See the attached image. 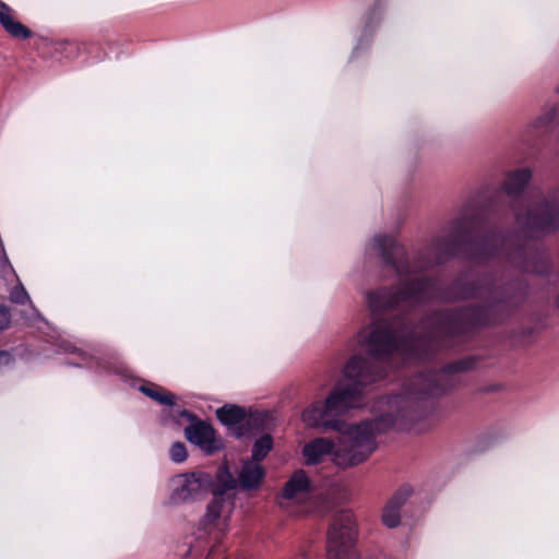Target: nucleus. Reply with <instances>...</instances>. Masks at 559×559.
Segmentation results:
<instances>
[{
  "mask_svg": "<svg viewBox=\"0 0 559 559\" xmlns=\"http://www.w3.org/2000/svg\"><path fill=\"white\" fill-rule=\"evenodd\" d=\"M526 186L503 183V194L454 218L450 231L436 237L429 251H419L413 261L394 237H374V247L384 264L401 278L397 286L366 294L373 318L359 335L376 361L352 356L343 368V378L324 402H314L302 412L306 425L338 432L335 460L340 467L365 462L377 449V435L432 415L436 399L454 388L457 374L473 369L477 359L467 356L438 370L415 374L405 393L395 399L396 413L388 412L358 424L340 419L362 402L368 385L385 377L378 362L396 353L430 362L440 352L465 343L478 330L506 323L530 295L525 280L491 270L472 280L460 274L444 288L439 286L438 277L409 276L423 274L459 254L478 264L500 259L523 273H550L551 255L542 238L558 231V187L527 200Z\"/></svg>",
  "mask_w": 559,
  "mask_h": 559,
  "instance_id": "nucleus-1",
  "label": "nucleus"
},
{
  "mask_svg": "<svg viewBox=\"0 0 559 559\" xmlns=\"http://www.w3.org/2000/svg\"><path fill=\"white\" fill-rule=\"evenodd\" d=\"M356 525L352 511L342 510L332 520L328 532V559H359L355 548Z\"/></svg>",
  "mask_w": 559,
  "mask_h": 559,
  "instance_id": "nucleus-2",
  "label": "nucleus"
},
{
  "mask_svg": "<svg viewBox=\"0 0 559 559\" xmlns=\"http://www.w3.org/2000/svg\"><path fill=\"white\" fill-rule=\"evenodd\" d=\"M169 504L177 506L202 499L213 486L212 474L203 471L179 474L171 479Z\"/></svg>",
  "mask_w": 559,
  "mask_h": 559,
  "instance_id": "nucleus-3",
  "label": "nucleus"
},
{
  "mask_svg": "<svg viewBox=\"0 0 559 559\" xmlns=\"http://www.w3.org/2000/svg\"><path fill=\"white\" fill-rule=\"evenodd\" d=\"M181 416L187 417L192 423L185 428L186 439L198 445L206 454H214L223 448L222 440L217 438L213 426L202 419H199L189 411H182Z\"/></svg>",
  "mask_w": 559,
  "mask_h": 559,
  "instance_id": "nucleus-4",
  "label": "nucleus"
},
{
  "mask_svg": "<svg viewBox=\"0 0 559 559\" xmlns=\"http://www.w3.org/2000/svg\"><path fill=\"white\" fill-rule=\"evenodd\" d=\"M338 447V437L336 441L330 440L328 438L319 437L306 443L302 448V455L305 456V463L308 466L319 464L325 455L333 454L334 463H336L335 453Z\"/></svg>",
  "mask_w": 559,
  "mask_h": 559,
  "instance_id": "nucleus-5",
  "label": "nucleus"
},
{
  "mask_svg": "<svg viewBox=\"0 0 559 559\" xmlns=\"http://www.w3.org/2000/svg\"><path fill=\"white\" fill-rule=\"evenodd\" d=\"M314 490L316 487L307 473L304 469H297L285 483L282 497L289 500L298 498L304 499L310 497Z\"/></svg>",
  "mask_w": 559,
  "mask_h": 559,
  "instance_id": "nucleus-6",
  "label": "nucleus"
},
{
  "mask_svg": "<svg viewBox=\"0 0 559 559\" xmlns=\"http://www.w3.org/2000/svg\"><path fill=\"white\" fill-rule=\"evenodd\" d=\"M412 495V487L409 485L401 486L389 499L383 508L382 522L385 526L394 528L401 522V508L405 504L406 500Z\"/></svg>",
  "mask_w": 559,
  "mask_h": 559,
  "instance_id": "nucleus-7",
  "label": "nucleus"
},
{
  "mask_svg": "<svg viewBox=\"0 0 559 559\" xmlns=\"http://www.w3.org/2000/svg\"><path fill=\"white\" fill-rule=\"evenodd\" d=\"M0 25L14 38L28 39L33 36L27 26L14 20L13 10L4 2H0Z\"/></svg>",
  "mask_w": 559,
  "mask_h": 559,
  "instance_id": "nucleus-8",
  "label": "nucleus"
},
{
  "mask_svg": "<svg viewBox=\"0 0 559 559\" xmlns=\"http://www.w3.org/2000/svg\"><path fill=\"white\" fill-rule=\"evenodd\" d=\"M265 477V469L258 463L246 462L238 476L240 488L245 490L258 489Z\"/></svg>",
  "mask_w": 559,
  "mask_h": 559,
  "instance_id": "nucleus-9",
  "label": "nucleus"
},
{
  "mask_svg": "<svg viewBox=\"0 0 559 559\" xmlns=\"http://www.w3.org/2000/svg\"><path fill=\"white\" fill-rule=\"evenodd\" d=\"M246 408L236 404H225L216 409L217 419L227 428L233 430L241 426Z\"/></svg>",
  "mask_w": 559,
  "mask_h": 559,
  "instance_id": "nucleus-10",
  "label": "nucleus"
},
{
  "mask_svg": "<svg viewBox=\"0 0 559 559\" xmlns=\"http://www.w3.org/2000/svg\"><path fill=\"white\" fill-rule=\"evenodd\" d=\"M237 480L234 478L227 466H223L217 471L216 481L213 478V486L210 491L213 496H225L228 490L235 489Z\"/></svg>",
  "mask_w": 559,
  "mask_h": 559,
  "instance_id": "nucleus-11",
  "label": "nucleus"
},
{
  "mask_svg": "<svg viewBox=\"0 0 559 559\" xmlns=\"http://www.w3.org/2000/svg\"><path fill=\"white\" fill-rule=\"evenodd\" d=\"M264 418L259 413H248L245 411L243 420L238 429H235V436L242 438L254 435L263 428Z\"/></svg>",
  "mask_w": 559,
  "mask_h": 559,
  "instance_id": "nucleus-12",
  "label": "nucleus"
},
{
  "mask_svg": "<svg viewBox=\"0 0 559 559\" xmlns=\"http://www.w3.org/2000/svg\"><path fill=\"white\" fill-rule=\"evenodd\" d=\"M140 392H142L147 397L153 401L162 404V405H174L175 404V395L167 392L164 388L158 384L146 382L139 388Z\"/></svg>",
  "mask_w": 559,
  "mask_h": 559,
  "instance_id": "nucleus-13",
  "label": "nucleus"
},
{
  "mask_svg": "<svg viewBox=\"0 0 559 559\" xmlns=\"http://www.w3.org/2000/svg\"><path fill=\"white\" fill-rule=\"evenodd\" d=\"M273 449V438L271 435L266 433L257 439L252 447V461L255 463H260L263 461L267 454Z\"/></svg>",
  "mask_w": 559,
  "mask_h": 559,
  "instance_id": "nucleus-14",
  "label": "nucleus"
},
{
  "mask_svg": "<svg viewBox=\"0 0 559 559\" xmlns=\"http://www.w3.org/2000/svg\"><path fill=\"white\" fill-rule=\"evenodd\" d=\"M384 10L383 0H374L372 7L369 9L366 16V28H372L381 21L382 12Z\"/></svg>",
  "mask_w": 559,
  "mask_h": 559,
  "instance_id": "nucleus-15",
  "label": "nucleus"
},
{
  "mask_svg": "<svg viewBox=\"0 0 559 559\" xmlns=\"http://www.w3.org/2000/svg\"><path fill=\"white\" fill-rule=\"evenodd\" d=\"M224 504V496H213V500L207 504L206 511V519L210 523H214L219 519Z\"/></svg>",
  "mask_w": 559,
  "mask_h": 559,
  "instance_id": "nucleus-16",
  "label": "nucleus"
},
{
  "mask_svg": "<svg viewBox=\"0 0 559 559\" xmlns=\"http://www.w3.org/2000/svg\"><path fill=\"white\" fill-rule=\"evenodd\" d=\"M169 455L173 462L182 463L188 457L186 445L182 442H175L169 450Z\"/></svg>",
  "mask_w": 559,
  "mask_h": 559,
  "instance_id": "nucleus-17",
  "label": "nucleus"
},
{
  "mask_svg": "<svg viewBox=\"0 0 559 559\" xmlns=\"http://www.w3.org/2000/svg\"><path fill=\"white\" fill-rule=\"evenodd\" d=\"M29 299L27 292L24 287H16L11 293V300L17 305H25Z\"/></svg>",
  "mask_w": 559,
  "mask_h": 559,
  "instance_id": "nucleus-18",
  "label": "nucleus"
},
{
  "mask_svg": "<svg viewBox=\"0 0 559 559\" xmlns=\"http://www.w3.org/2000/svg\"><path fill=\"white\" fill-rule=\"evenodd\" d=\"M11 323V312L8 307L0 305V332L9 328Z\"/></svg>",
  "mask_w": 559,
  "mask_h": 559,
  "instance_id": "nucleus-19",
  "label": "nucleus"
},
{
  "mask_svg": "<svg viewBox=\"0 0 559 559\" xmlns=\"http://www.w3.org/2000/svg\"><path fill=\"white\" fill-rule=\"evenodd\" d=\"M81 48H83L84 50H87L88 52L92 51V45H90V47H88L86 44H79V43H74V41L64 43V50L69 51L72 55H74V53L78 55L80 52Z\"/></svg>",
  "mask_w": 559,
  "mask_h": 559,
  "instance_id": "nucleus-20",
  "label": "nucleus"
},
{
  "mask_svg": "<svg viewBox=\"0 0 559 559\" xmlns=\"http://www.w3.org/2000/svg\"><path fill=\"white\" fill-rule=\"evenodd\" d=\"M74 354H78V357H79V361L74 362L75 366H79V367H82V366H87V367H92V357L82 352L81 349H75L73 352Z\"/></svg>",
  "mask_w": 559,
  "mask_h": 559,
  "instance_id": "nucleus-21",
  "label": "nucleus"
},
{
  "mask_svg": "<svg viewBox=\"0 0 559 559\" xmlns=\"http://www.w3.org/2000/svg\"><path fill=\"white\" fill-rule=\"evenodd\" d=\"M545 326L536 324L535 326H526L523 329L522 334L523 336H532L535 333H538L542 331Z\"/></svg>",
  "mask_w": 559,
  "mask_h": 559,
  "instance_id": "nucleus-22",
  "label": "nucleus"
},
{
  "mask_svg": "<svg viewBox=\"0 0 559 559\" xmlns=\"http://www.w3.org/2000/svg\"><path fill=\"white\" fill-rule=\"evenodd\" d=\"M12 360V356L7 350H0V365H8Z\"/></svg>",
  "mask_w": 559,
  "mask_h": 559,
  "instance_id": "nucleus-23",
  "label": "nucleus"
},
{
  "mask_svg": "<svg viewBox=\"0 0 559 559\" xmlns=\"http://www.w3.org/2000/svg\"><path fill=\"white\" fill-rule=\"evenodd\" d=\"M556 307L559 309V294L556 297Z\"/></svg>",
  "mask_w": 559,
  "mask_h": 559,
  "instance_id": "nucleus-24",
  "label": "nucleus"
},
{
  "mask_svg": "<svg viewBox=\"0 0 559 559\" xmlns=\"http://www.w3.org/2000/svg\"><path fill=\"white\" fill-rule=\"evenodd\" d=\"M557 92L559 93V86L557 87Z\"/></svg>",
  "mask_w": 559,
  "mask_h": 559,
  "instance_id": "nucleus-25",
  "label": "nucleus"
}]
</instances>
